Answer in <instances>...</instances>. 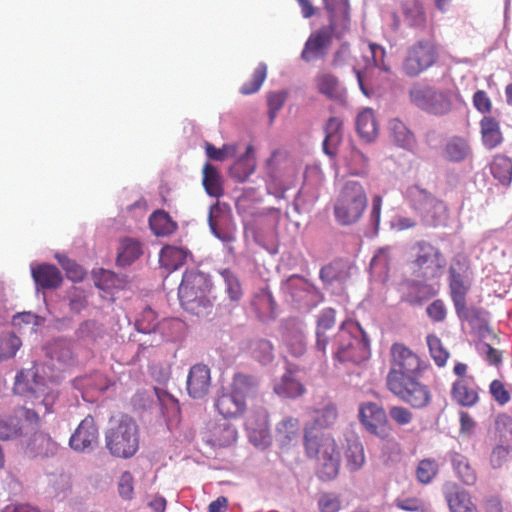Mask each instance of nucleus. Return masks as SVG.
Wrapping results in <instances>:
<instances>
[{"instance_id":"f257e3e1","label":"nucleus","mask_w":512,"mask_h":512,"mask_svg":"<svg viewBox=\"0 0 512 512\" xmlns=\"http://www.w3.org/2000/svg\"><path fill=\"white\" fill-rule=\"evenodd\" d=\"M329 12V25L310 34L301 52V59L307 63L326 56L333 36L341 37L349 28V4L347 0H324Z\"/></svg>"},{"instance_id":"f03ea898","label":"nucleus","mask_w":512,"mask_h":512,"mask_svg":"<svg viewBox=\"0 0 512 512\" xmlns=\"http://www.w3.org/2000/svg\"><path fill=\"white\" fill-rule=\"evenodd\" d=\"M332 355L341 364L359 365L370 356V341L361 325L351 319L341 323L333 340Z\"/></svg>"},{"instance_id":"7ed1b4c3","label":"nucleus","mask_w":512,"mask_h":512,"mask_svg":"<svg viewBox=\"0 0 512 512\" xmlns=\"http://www.w3.org/2000/svg\"><path fill=\"white\" fill-rule=\"evenodd\" d=\"M106 448L118 458H131L139 449V429L134 419L128 415L110 420L105 432Z\"/></svg>"},{"instance_id":"20e7f679","label":"nucleus","mask_w":512,"mask_h":512,"mask_svg":"<svg viewBox=\"0 0 512 512\" xmlns=\"http://www.w3.org/2000/svg\"><path fill=\"white\" fill-rule=\"evenodd\" d=\"M367 207V196L363 186L357 181H347L335 203L334 217L342 226L357 223Z\"/></svg>"},{"instance_id":"39448f33","label":"nucleus","mask_w":512,"mask_h":512,"mask_svg":"<svg viewBox=\"0 0 512 512\" xmlns=\"http://www.w3.org/2000/svg\"><path fill=\"white\" fill-rule=\"evenodd\" d=\"M14 392L16 394L34 397L39 400L36 405H43L45 410L50 411V407L54 404L57 395L50 391L40 377L34 367L31 369L21 370L15 378Z\"/></svg>"},{"instance_id":"423d86ee","label":"nucleus","mask_w":512,"mask_h":512,"mask_svg":"<svg viewBox=\"0 0 512 512\" xmlns=\"http://www.w3.org/2000/svg\"><path fill=\"white\" fill-rule=\"evenodd\" d=\"M207 283L199 273H185L178 288V297L182 307L192 313H198V308L207 307L209 300L206 296Z\"/></svg>"},{"instance_id":"0eeeda50","label":"nucleus","mask_w":512,"mask_h":512,"mask_svg":"<svg viewBox=\"0 0 512 512\" xmlns=\"http://www.w3.org/2000/svg\"><path fill=\"white\" fill-rule=\"evenodd\" d=\"M359 421L371 434L386 439L391 432L385 410L373 402H364L359 405Z\"/></svg>"},{"instance_id":"6e6552de","label":"nucleus","mask_w":512,"mask_h":512,"mask_svg":"<svg viewBox=\"0 0 512 512\" xmlns=\"http://www.w3.org/2000/svg\"><path fill=\"white\" fill-rule=\"evenodd\" d=\"M445 264V259L437 249L427 243H418V273L420 272L424 279L440 276Z\"/></svg>"},{"instance_id":"1a4fd4ad","label":"nucleus","mask_w":512,"mask_h":512,"mask_svg":"<svg viewBox=\"0 0 512 512\" xmlns=\"http://www.w3.org/2000/svg\"><path fill=\"white\" fill-rule=\"evenodd\" d=\"M208 223L214 236L221 241L230 243L235 240V227L232 225V216L229 212L223 210L219 204H214L210 207Z\"/></svg>"},{"instance_id":"9d476101","label":"nucleus","mask_w":512,"mask_h":512,"mask_svg":"<svg viewBox=\"0 0 512 512\" xmlns=\"http://www.w3.org/2000/svg\"><path fill=\"white\" fill-rule=\"evenodd\" d=\"M98 427L91 415L86 416L71 435L70 447L78 452L92 449L98 442Z\"/></svg>"},{"instance_id":"9b49d317","label":"nucleus","mask_w":512,"mask_h":512,"mask_svg":"<svg viewBox=\"0 0 512 512\" xmlns=\"http://www.w3.org/2000/svg\"><path fill=\"white\" fill-rule=\"evenodd\" d=\"M305 450L309 458L323 460L339 453L336 441L330 435L305 433Z\"/></svg>"},{"instance_id":"f8f14e48","label":"nucleus","mask_w":512,"mask_h":512,"mask_svg":"<svg viewBox=\"0 0 512 512\" xmlns=\"http://www.w3.org/2000/svg\"><path fill=\"white\" fill-rule=\"evenodd\" d=\"M421 201L420 211L424 224L429 226H438L445 223L447 218V209L442 201L428 195L424 191H418V201Z\"/></svg>"},{"instance_id":"ddd939ff","label":"nucleus","mask_w":512,"mask_h":512,"mask_svg":"<svg viewBox=\"0 0 512 512\" xmlns=\"http://www.w3.org/2000/svg\"><path fill=\"white\" fill-rule=\"evenodd\" d=\"M211 387V372L205 364L193 365L187 376V392L193 399H202L208 395Z\"/></svg>"},{"instance_id":"4468645a","label":"nucleus","mask_w":512,"mask_h":512,"mask_svg":"<svg viewBox=\"0 0 512 512\" xmlns=\"http://www.w3.org/2000/svg\"><path fill=\"white\" fill-rule=\"evenodd\" d=\"M387 386L394 395L410 402L416 391V373L390 370L387 375Z\"/></svg>"},{"instance_id":"2eb2a0df","label":"nucleus","mask_w":512,"mask_h":512,"mask_svg":"<svg viewBox=\"0 0 512 512\" xmlns=\"http://www.w3.org/2000/svg\"><path fill=\"white\" fill-rule=\"evenodd\" d=\"M214 406L225 419H238L246 410V401L236 396L231 390H222L216 397Z\"/></svg>"},{"instance_id":"dca6fc26","label":"nucleus","mask_w":512,"mask_h":512,"mask_svg":"<svg viewBox=\"0 0 512 512\" xmlns=\"http://www.w3.org/2000/svg\"><path fill=\"white\" fill-rule=\"evenodd\" d=\"M443 494L451 512H478L469 493L456 483H445Z\"/></svg>"},{"instance_id":"f3484780","label":"nucleus","mask_w":512,"mask_h":512,"mask_svg":"<svg viewBox=\"0 0 512 512\" xmlns=\"http://www.w3.org/2000/svg\"><path fill=\"white\" fill-rule=\"evenodd\" d=\"M450 289L457 315L462 319H467L466 294L469 284L453 268L450 269Z\"/></svg>"},{"instance_id":"a211bd4d","label":"nucleus","mask_w":512,"mask_h":512,"mask_svg":"<svg viewBox=\"0 0 512 512\" xmlns=\"http://www.w3.org/2000/svg\"><path fill=\"white\" fill-rule=\"evenodd\" d=\"M33 280L42 289H56L62 284L60 270L51 264H39L31 268Z\"/></svg>"},{"instance_id":"6ab92c4d","label":"nucleus","mask_w":512,"mask_h":512,"mask_svg":"<svg viewBox=\"0 0 512 512\" xmlns=\"http://www.w3.org/2000/svg\"><path fill=\"white\" fill-rule=\"evenodd\" d=\"M397 372L416 373V354L401 343L391 347V369Z\"/></svg>"},{"instance_id":"aec40b11","label":"nucleus","mask_w":512,"mask_h":512,"mask_svg":"<svg viewBox=\"0 0 512 512\" xmlns=\"http://www.w3.org/2000/svg\"><path fill=\"white\" fill-rule=\"evenodd\" d=\"M283 341L288 351L295 357H300L306 352V339L303 329L299 323L288 322L285 326Z\"/></svg>"},{"instance_id":"412c9836","label":"nucleus","mask_w":512,"mask_h":512,"mask_svg":"<svg viewBox=\"0 0 512 512\" xmlns=\"http://www.w3.org/2000/svg\"><path fill=\"white\" fill-rule=\"evenodd\" d=\"M418 107L436 115H443L451 108L449 99L431 88L418 93Z\"/></svg>"},{"instance_id":"4be33fe9","label":"nucleus","mask_w":512,"mask_h":512,"mask_svg":"<svg viewBox=\"0 0 512 512\" xmlns=\"http://www.w3.org/2000/svg\"><path fill=\"white\" fill-rule=\"evenodd\" d=\"M189 254L187 249L167 245L160 251L159 262L162 268L168 272H172L185 264Z\"/></svg>"},{"instance_id":"5701e85b","label":"nucleus","mask_w":512,"mask_h":512,"mask_svg":"<svg viewBox=\"0 0 512 512\" xmlns=\"http://www.w3.org/2000/svg\"><path fill=\"white\" fill-rule=\"evenodd\" d=\"M259 381L255 376L236 373L233 376L229 390L236 396L246 401V398L253 397L257 394Z\"/></svg>"},{"instance_id":"b1692460","label":"nucleus","mask_w":512,"mask_h":512,"mask_svg":"<svg viewBox=\"0 0 512 512\" xmlns=\"http://www.w3.org/2000/svg\"><path fill=\"white\" fill-rule=\"evenodd\" d=\"M285 290L296 302H305L316 292V287L304 277L295 274L286 280Z\"/></svg>"},{"instance_id":"393cba45","label":"nucleus","mask_w":512,"mask_h":512,"mask_svg":"<svg viewBox=\"0 0 512 512\" xmlns=\"http://www.w3.org/2000/svg\"><path fill=\"white\" fill-rule=\"evenodd\" d=\"M356 129L359 136L367 142L377 137L379 127L372 109L365 108L357 115Z\"/></svg>"},{"instance_id":"a878e982","label":"nucleus","mask_w":512,"mask_h":512,"mask_svg":"<svg viewBox=\"0 0 512 512\" xmlns=\"http://www.w3.org/2000/svg\"><path fill=\"white\" fill-rule=\"evenodd\" d=\"M208 442L215 447H227L237 439L236 428L229 423H216L209 428Z\"/></svg>"},{"instance_id":"bb28decb","label":"nucleus","mask_w":512,"mask_h":512,"mask_svg":"<svg viewBox=\"0 0 512 512\" xmlns=\"http://www.w3.org/2000/svg\"><path fill=\"white\" fill-rule=\"evenodd\" d=\"M256 166L254 150L251 145L247 146L243 156L237 159L230 167V176L238 182H244L254 172Z\"/></svg>"},{"instance_id":"cd10ccee","label":"nucleus","mask_w":512,"mask_h":512,"mask_svg":"<svg viewBox=\"0 0 512 512\" xmlns=\"http://www.w3.org/2000/svg\"><path fill=\"white\" fill-rule=\"evenodd\" d=\"M202 174V184L206 193L212 197H221L224 193L223 182L217 168L207 162L203 166Z\"/></svg>"},{"instance_id":"c85d7f7f","label":"nucleus","mask_w":512,"mask_h":512,"mask_svg":"<svg viewBox=\"0 0 512 512\" xmlns=\"http://www.w3.org/2000/svg\"><path fill=\"white\" fill-rule=\"evenodd\" d=\"M471 153L468 141L460 136L449 138L444 147V158L451 162H462Z\"/></svg>"},{"instance_id":"c756f323","label":"nucleus","mask_w":512,"mask_h":512,"mask_svg":"<svg viewBox=\"0 0 512 512\" xmlns=\"http://www.w3.org/2000/svg\"><path fill=\"white\" fill-rule=\"evenodd\" d=\"M343 122L339 117H330L325 124V138L323 150L327 155L333 156L335 148L341 142V130Z\"/></svg>"},{"instance_id":"7c9ffc66","label":"nucleus","mask_w":512,"mask_h":512,"mask_svg":"<svg viewBox=\"0 0 512 512\" xmlns=\"http://www.w3.org/2000/svg\"><path fill=\"white\" fill-rule=\"evenodd\" d=\"M317 91L328 99H338L341 96L339 79L329 72L318 73L314 79Z\"/></svg>"},{"instance_id":"2f4dec72","label":"nucleus","mask_w":512,"mask_h":512,"mask_svg":"<svg viewBox=\"0 0 512 512\" xmlns=\"http://www.w3.org/2000/svg\"><path fill=\"white\" fill-rule=\"evenodd\" d=\"M274 391L277 395L285 398H297L304 394L305 388L298 381L291 371L285 373L280 381L275 384Z\"/></svg>"},{"instance_id":"473e14b6","label":"nucleus","mask_w":512,"mask_h":512,"mask_svg":"<svg viewBox=\"0 0 512 512\" xmlns=\"http://www.w3.org/2000/svg\"><path fill=\"white\" fill-rule=\"evenodd\" d=\"M149 226L156 236H168L173 234L177 229L176 222L163 210H157L151 214L149 217Z\"/></svg>"},{"instance_id":"72a5a7b5","label":"nucleus","mask_w":512,"mask_h":512,"mask_svg":"<svg viewBox=\"0 0 512 512\" xmlns=\"http://www.w3.org/2000/svg\"><path fill=\"white\" fill-rule=\"evenodd\" d=\"M365 463V452L362 443L356 439L348 440L345 450L346 468L355 472L360 470Z\"/></svg>"},{"instance_id":"f704fd0d","label":"nucleus","mask_w":512,"mask_h":512,"mask_svg":"<svg viewBox=\"0 0 512 512\" xmlns=\"http://www.w3.org/2000/svg\"><path fill=\"white\" fill-rule=\"evenodd\" d=\"M451 464L455 475L464 484L473 485L476 482V473L465 456L453 453L451 455Z\"/></svg>"},{"instance_id":"c9c22d12","label":"nucleus","mask_w":512,"mask_h":512,"mask_svg":"<svg viewBox=\"0 0 512 512\" xmlns=\"http://www.w3.org/2000/svg\"><path fill=\"white\" fill-rule=\"evenodd\" d=\"M453 399L461 406H473L478 401L476 390L468 384L467 379H459L453 384Z\"/></svg>"},{"instance_id":"e433bc0d","label":"nucleus","mask_w":512,"mask_h":512,"mask_svg":"<svg viewBox=\"0 0 512 512\" xmlns=\"http://www.w3.org/2000/svg\"><path fill=\"white\" fill-rule=\"evenodd\" d=\"M480 124L483 144L489 149L499 145L502 141V135L498 122L492 117H484Z\"/></svg>"},{"instance_id":"4c0bfd02","label":"nucleus","mask_w":512,"mask_h":512,"mask_svg":"<svg viewBox=\"0 0 512 512\" xmlns=\"http://www.w3.org/2000/svg\"><path fill=\"white\" fill-rule=\"evenodd\" d=\"M142 254L140 243L132 238H125L121 241L117 256V263L121 266L130 265Z\"/></svg>"},{"instance_id":"58836bf2","label":"nucleus","mask_w":512,"mask_h":512,"mask_svg":"<svg viewBox=\"0 0 512 512\" xmlns=\"http://www.w3.org/2000/svg\"><path fill=\"white\" fill-rule=\"evenodd\" d=\"M299 431V420L293 417H285L276 426V438L282 445H288L298 437Z\"/></svg>"},{"instance_id":"ea45409f","label":"nucleus","mask_w":512,"mask_h":512,"mask_svg":"<svg viewBox=\"0 0 512 512\" xmlns=\"http://www.w3.org/2000/svg\"><path fill=\"white\" fill-rule=\"evenodd\" d=\"M490 169L494 178H496L501 184H510L512 180V161L510 158L503 155L495 156Z\"/></svg>"},{"instance_id":"a19ab883","label":"nucleus","mask_w":512,"mask_h":512,"mask_svg":"<svg viewBox=\"0 0 512 512\" xmlns=\"http://www.w3.org/2000/svg\"><path fill=\"white\" fill-rule=\"evenodd\" d=\"M340 453L334 454L328 458L317 461L316 473L320 480L331 481L339 473Z\"/></svg>"},{"instance_id":"79ce46f5","label":"nucleus","mask_w":512,"mask_h":512,"mask_svg":"<svg viewBox=\"0 0 512 512\" xmlns=\"http://www.w3.org/2000/svg\"><path fill=\"white\" fill-rule=\"evenodd\" d=\"M225 283V292L232 302H239L243 296L242 287L236 274L230 269L220 271Z\"/></svg>"},{"instance_id":"37998d69","label":"nucleus","mask_w":512,"mask_h":512,"mask_svg":"<svg viewBox=\"0 0 512 512\" xmlns=\"http://www.w3.org/2000/svg\"><path fill=\"white\" fill-rule=\"evenodd\" d=\"M267 77V65L265 63H259L253 71L250 81L245 82L241 88L240 93L243 95H251L259 91L262 84Z\"/></svg>"},{"instance_id":"c03bdc74","label":"nucleus","mask_w":512,"mask_h":512,"mask_svg":"<svg viewBox=\"0 0 512 512\" xmlns=\"http://www.w3.org/2000/svg\"><path fill=\"white\" fill-rule=\"evenodd\" d=\"M437 58L435 45L428 41L418 45V73L433 65Z\"/></svg>"},{"instance_id":"a18cd8bd","label":"nucleus","mask_w":512,"mask_h":512,"mask_svg":"<svg viewBox=\"0 0 512 512\" xmlns=\"http://www.w3.org/2000/svg\"><path fill=\"white\" fill-rule=\"evenodd\" d=\"M392 135L399 146L407 147L413 141V133L399 119H393L389 123Z\"/></svg>"},{"instance_id":"49530a36","label":"nucleus","mask_w":512,"mask_h":512,"mask_svg":"<svg viewBox=\"0 0 512 512\" xmlns=\"http://www.w3.org/2000/svg\"><path fill=\"white\" fill-rule=\"evenodd\" d=\"M158 326L157 314L150 307H146L141 312L139 318L136 320V327L139 332L145 334L155 333Z\"/></svg>"},{"instance_id":"de8ad7c7","label":"nucleus","mask_w":512,"mask_h":512,"mask_svg":"<svg viewBox=\"0 0 512 512\" xmlns=\"http://www.w3.org/2000/svg\"><path fill=\"white\" fill-rule=\"evenodd\" d=\"M21 344L20 338L14 334L0 336V361L15 356Z\"/></svg>"},{"instance_id":"09e8293b","label":"nucleus","mask_w":512,"mask_h":512,"mask_svg":"<svg viewBox=\"0 0 512 512\" xmlns=\"http://www.w3.org/2000/svg\"><path fill=\"white\" fill-rule=\"evenodd\" d=\"M273 350V345L265 339L257 340L252 344V354L262 364L270 363L273 360Z\"/></svg>"},{"instance_id":"8fccbe9b","label":"nucleus","mask_w":512,"mask_h":512,"mask_svg":"<svg viewBox=\"0 0 512 512\" xmlns=\"http://www.w3.org/2000/svg\"><path fill=\"white\" fill-rule=\"evenodd\" d=\"M427 345L431 356L438 366H444L448 359V352L443 348L440 339L434 335L427 337Z\"/></svg>"},{"instance_id":"3c124183","label":"nucleus","mask_w":512,"mask_h":512,"mask_svg":"<svg viewBox=\"0 0 512 512\" xmlns=\"http://www.w3.org/2000/svg\"><path fill=\"white\" fill-rule=\"evenodd\" d=\"M206 155L214 161H224L229 157L236 155L237 149L234 145H223L221 148H216L211 143L205 144Z\"/></svg>"},{"instance_id":"603ef678","label":"nucleus","mask_w":512,"mask_h":512,"mask_svg":"<svg viewBox=\"0 0 512 512\" xmlns=\"http://www.w3.org/2000/svg\"><path fill=\"white\" fill-rule=\"evenodd\" d=\"M438 473V464L435 460L424 459L418 463V482L427 484Z\"/></svg>"},{"instance_id":"864d4df0","label":"nucleus","mask_w":512,"mask_h":512,"mask_svg":"<svg viewBox=\"0 0 512 512\" xmlns=\"http://www.w3.org/2000/svg\"><path fill=\"white\" fill-rule=\"evenodd\" d=\"M33 447L38 454L47 456L57 450V443L49 435L38 434L33 437Z\"/></svg>"},{"instance_id":"5fc2aeb1","label":"nucleus","mask_w":512,"mask_h":512,"mask_svg":"<svg viewBox=\"0 0 512 512\" xmlns=\"http://www.w3.org/2000/svg\"><path fill=\"white\" fill-rule=\"evenodd\" d=\"M341 505L340 497L331 492L321 494L318 499L320 512H338L341 509Z\"/></svg>"},{"instance_id":"6e6d98bb","label":"nucleus","mask_w":512,"mask_h":512,"mask_svg":"<svg viewBox=\"0 0 512 512\" xmlns=\"http://www.w3.org/2000/svg\"><path fill=\"white\" fill-rule=\"evenodd\" d=\"M336 323V310L328 307L323 309L318 318L316 323V331H325L328 332L331 330Z\"/></svg>"},{"instance_id":"4d7b16f0","label":"nucleus","mask_w":512,"mask_h":512,"mask_svg":"<svg viewBox=\"0 0 512 512\" xmlns=\"http://www.w3.org/2000/svg\"><path fill=\"white\" fill-rule=\"evenodd\" d=\"M337 416L336 407L334 405H327L317 412L315 423L321 428L329 427L336 422Z\"/></svg>"},{"instance_id":"13d9d810","label":"nucleus","mask_w":512,"mask_h":512,"mask_svg":"<svg viewBox=\"0 0 512 512\" xmlns=\"http://www.w3.org/2000/svg\"><path fill=\"white\" fill-rule=\"evenodd\" d=\"M134 479L132 474L129 471H125L120 476L119 482H118V492L119 495L125 499L130 500L134 496Z\"/></svg>"},{"instance_id":"bf43d9fd","label":"nucleus","mask_w":512,"mask_h":512,"mask_svg":"<svg viewBox=\"0 0 512 512\" xmlns=\"http://www.w3.org/2000/svg\"><path fill=\"white\" fill-rule=\"evenodd\" d=\"M286 99V94L284 92H272L267 96L268 108H269V117L270 121L273 122L277 112L283 107Z\"/></svg>"},{"instance_id":"052dcab7","label":"nucleus","mask_w":512,"mask_h":512,"mask_svg":"<svg viewBox=\"0 0 512 512\" xmlns=\"http://www.w3.org/2000/svg\"><path fill=\"white\" fill-rule=\"evenodd\" d=\"M20 426L18 421L14 419H0V439L9 440L16 437L20 432Z\"/></svg>"},{"instance_id":"680f3d73","label":"nucleus","mask_w":512,"mask_h":512,"mask_svg":"<svg viewBox=\"0 0 512 512\" xmlns=\"http://www.w3.org/2000/svg\"><path fill=\"white\" fill-rule=\"evenodd\" d=\"M256 417L249 415L245 420V426L248 430H262L267 424V412L264 408H260L255 412Z\"/></svg>"},{"instance_id":"e2e57ef3","label":"nucleus","mask_w":512,"mask_h":512,"mask_svg":"<svg viewBox=\"0 0 512 512\" xmlns=\"http://www.w3.org/2000/svg\"><path fill=\"white\" fill-rule=\"evenodd\" d=\"M490 393L500 405L506 404L510 400L509 392L499 380H494L490 384Z\"/></svg>"},{"instance_id":"0e129e2a","label":"nucleus","mask_w":512,"mask_h":512,"mask_svg":"<svg viewBox=\"0 0 512 512\" xmlns=\"http://www.w3.org/2000/svg\"><path fill=\"white\" fill-rule=\"evenodd\" d=\"M84 386L91 390L103 392L108 388L109 384L104 375L96 373L84 379Z\"/></svg>"},{"instance_id":"69168bd1","label":"nucleus","mask_w":512,"mask_h":512,"mask_svg":"<svg viewBox=\"0 0 512 512\" xmlns=\"http://www.w3.org/2000/svg\"><path fill=\"white\" fill-rule=\"evenodd\" d=\"M474 107L481 113H488L491 110V100L487 93L482 90L475 92L473 96Z\"/></svg>"},{"instance_id":"338daca9","label":"nucleus","mask_w":512,"mask_h":512,"mask_svg":"<svg viewBox=\"0 0 512 512\" xmlns=\"http://www.w3.org/2000/svg\"><path fill=\"white\" fill-rule=\"evenodd\" d=\"M390 417L399 425H405L412 421V413L403 407L394 406L389 411Z\"/></svg>"},{"instance_id":"774afa93","label":"nucleus","mask_w":512,"mask_h":512,"mask_svg":"<svg viewBox=\"0 0 512 512\" xmlns=\"http://www.w3.org/2000/svg\"><path fill=\"white\" fill-rule=\"evenodd\" d=\"M428 316L434 321H442L446 317V308L441 300H435L426 309Z\"/></svg>"}]
</instances>
